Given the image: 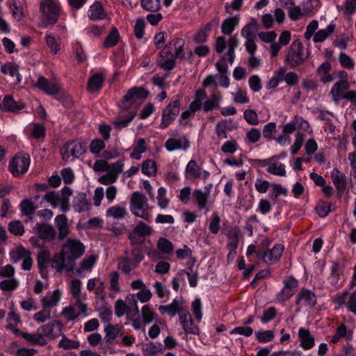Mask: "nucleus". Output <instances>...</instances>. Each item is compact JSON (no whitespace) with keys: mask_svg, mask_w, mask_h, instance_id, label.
Instances as JSON below:
<instances>
[{"mask_svg":"<svg viewBox=\"0 0 356 356\" xmlns=\"http://www.w3.org/2000/svg\"><path fill=\"white\" fill-rule=\"evenodd\" d=\"M85 252L83 244L76 239L68 238L62 245L60 253H56L51 259V267L60 272L64 268L72 271L75 261Z\"/></svg>","mask_w":356,"mask_h":356,"instance_id":"f257e3e1","label":"nucleus"},{"mask_svg":"<svg viewBox=\"0 0 356 356\" xmlns=\"http://www.w3.org/2000/svg\"><path fill=\"white\" fill-rule=\"evenodd\" d=\"M144 259V254L140 248H131V251L126 250L118 263V268L125 275H130L131 271L138 268Z\"/></svg>","mask_w":356,"mask_h":356,"instance_id":"f03ea898","label":"nucleus"},{"mask_svg":"<svg viewBox=\"0 0 356 356\" xmlns=\"http://www.w3.org/2000/svg\"><path fill=\"white\" fill-rule=\"evenodd\" d=\"M149 208L147 197L139 191L132 193L130 197V211L135 216L146 221H151V216L147 212Z\"/></svg>","mask_w":356,"mask_h":356,"instance_id":"7ed1b4c3","label":"nucleus"},{"mask_svg":"<svg viewBox=\"0 0 356 356\" xmlns=\"http://www.w3.org/2000/svg\"><path fill=\"white\" fill-rule=\"evenodd\" d=\"M305 47L301 42L296 40L291 44L285 58V62L291 68L302 65L309 57V52H304Z\"/></svg>","mask_w":356,"mask_h":356,"instance_id":"20e7f679","label":"nucleus"},{"mask_svg":"<svg viewBox=\"0 0 356 356\" xmlns=\"http://www.w3.org/2000/svg\"><path fill=\"white\" fill-rule=\"evenodd\" d=\"M42 23L44 27L54 24L58 19L60 8L51 0H46L41 3Z\"/></svg>","mask_w":356,"mask_h":356,"instance_id":"39448f33","label":"nucleus"},{"mask_svg":"<svg viewBox=\"0 0 356 356\" xmlns=\"http://www.w3.org/2000/svg\"><path fill=\"white\" fill-rule=\"evenodd\" d=\"M149 95V92L142 87H134L129 89L124 96V100L120 107L122 111H127L130 107L139 100L145 99Z\"/></svg>","mask_w":356,"mask_h":356,"instance_id":"423d86ee","label":"nucleus"},{"mask_svg":"<svg viewBox=\"0 0 356 356\" xmlns=\"http://www.w3.org/2000/svg\"><path fill=\"white\" fill-rule=\"evenodd\" d=\"M6 328L10 330L15 336L22 337L31 345L44 346L47 344L46 339L42 337L40 332H38V329L36 333L31 334L21 331L13 323L8 324Z\"/></svg>","mask_w":356,"mask_h":356,"instance_id":"0eeeda50","label":"nucleus"},{"mask_svg":"<svg viewBox=\"0 0 356 356\" xmlns=\"http://www.w3.org/2000/svg\"><path fill=\"white\" fill-rule=\"evenodd\" d=\"M30 162L31 160L29 156L16 155L9 163V171L14 177H19L28 171Z\"/></svg>","mask_w":356,"mask_h":356,"instance_id":"6e6552de","label":"nucleus"},{"mask_svg":"<svg viewBox=\"0 0 356 356\" xmlns=\"http://www.w3.org/2000/svg\"><path fill=\"white\" fill-rule=\"evenodd\" d=\"M180 103L179 100L171 102L163 110L162 119L159 124L160 129L167 128L177 118L179 113Z\"/></svg>","mask_w":356,"mask_h":356,"instance_id":"1a4fd4ad","label":"nucleus"},{"mask_svg":"<svg viewBox=\"0 0 356 356\" xmlns=\"http://www.w3.org/2000/svg\"><path fill=\"white\" fill-rule=\"evenodd\" d=\"M185 178L187 180L195 181L202 178L206 180L209 176V172L202 170L195 160H191L186 165L184 172Z\"/></svg>","mask_w":356,"mask_h":356,"instance_id":"9d476101","label":"nucleus"},{"mask_svg":"<svg viewBox=\"0 0 356 356\" xmlns=\"http://www.w3.org/2000/svg\"><path fill=\"white\" fill-rule=\"evenodd\" d=\"M86 151L85 145L81 142L71 141L67 143L61 149L63 159L68 161L72 156L74 159H78Z\"/></svg>","mask_w":356,"mask_h":356,"instance_id":"9b49d317","label":"nucleus"},{"mask_svg":"<svg viewBox=\"0 0 356 356\" xmlns=\"http://www.w3.org/2000/svg\"><path fill=\"white\" fill-rule=\"evenodd\" d=\"M333 302L339 306H346L348 311L356 314V290L350 295L346 291L336 294Z\"/></svg>","mask_w":356,"mask_h":356,"instance_id":"f8f14e48","label":"nucleus"},{"mask_svg":"<svg viewBox=\"0 0 356 356\" xmlns=\"http://www.w3.org/2000/svg\"><path fill=\"white\" fill-rule=\"evenodd\" d=\"M11 260L14 263L23 259L22 268L25 270H29L33 264V260L31 257V253L22 246L17 248L15 250L10 252Z\"/></svg>","mask_w":356,"mask_h":356,"instance_id":"ddd939ff","label":"nucleus"},{"mask_svg":"<svg viewBox=\"0 0 356 356\" xmlns=\"http://www.w3.org/2000/svg\"><path fill=\"white\" fill-rule=\"evenodd\" d=\"M175 60L176 58L171 51V46L166 45L160 52L157 63L164 70L170 71L175 67Z\"/></svg>","mask_w":356,"mask_h":356,"instance_id":"4468645a","label":"nucleus"},{"mask_svg":"<svg viewBox=\"0 0 356 356\" xmlns=\"http://www.w3.org/2000/svg\"><path fill=\"white\" fill-rule=\"evenodd\" d=\"M63 327V325L60 321L54 320L38 327V332L42 337H47L53 339L61 335Z\"/></svg>","mask_w":356,"mask_h":356,"instance_id":"2eb2a0df","label":"nucleus"},{"mask_svg":"<svg viewBox=\"0 0 356 356\" xmlns=\"http://www.w3.org/2000/svg\"><path fill=\"white\" fill-rule=\"evenodd\" d=\"M298 284V281L292 276L284 280V287L277 295V300L283 302L289 300L294 294Z\"/></svg>","mask_w":356,"mask_h":356,"instance_id":"dca6fc26","label":"nucleus"},{"mask_svg":"<svg viewBox=\"0 0 356 356\" xmlns=\"http://www.w3.org/2000/svg\"><path fill=\"white\" fill-rule=\"evenodd\" d=\"M33 232L38 235L40 239L50 242L54 241L56 238V229L50 224L38 222L33 227Z\"/></svg>","mask_w":356,"mask_h":356,"instance_id":"f3484780","label":"nucleus"},{"mask_svg":"<svg viewBox=\"0 0 356 356\" xmlns=\"http://www.w3.org/2000/svg\"><path fill=\"white\" fill-rule=\"evenodd\" d=\"M284 250V246L282 244H276L274 247L265 252H259L258 259H262L268 264H273L281 257Z\"/></svg>","mask_w":356,"mask_h":356,"instance_id":"a211bd4d","label":"nucleus"},{"mask_svg":"<svg viewBox=\"0 0 356 356\" xmlns=\"http://www.w3.org/2000/svg\"><path fill=\"white\" fill-rule=\"evenodd\" d=\"M179 323L186 334L199 335L200 327L195 324L188 311L183 312L179 316Z\"/></svg>","mask_w":356,"mask_h":356,"instance_id":"6ab92c4d","label":"nucleus"},{"mask_svg":"<svg viewBox=\"0 0 356 356\" xmlns=\"http://www.w3.org/2000/svg\"><path fill=\"white\" fill-rule=\"evenodd\" d=\"M36 86L40 90L51 95H57L61 90L60 86L58 83L56 81H49L43 76L38 78Z\"/></svg>","mask_w":356,"mask_h":356,"instance_id":"aec40b11","label":"nucleus"},{"mask_svg":"<svg viewBox=\"0 0 356 356\" xmlns=\"http://www.w3.org/2000/svg\"><path fill=\"white\" fill-rule=\"evenodd\" d=\"M350 88V83L348 81H338L332 87L330 94L332 96V100L335 104H339L343 96Z\"/></svg>","mask_w":356,"mask_h":356,"instance_id":"412c9836","label":"nucleus"},{"mask_svg":"<svg viewBox=\"0 0 356 356\" xmlns=\"http://www.w3.org/2000/svg\"><path fill=\"white\" fill-rule=\"evenodd\" d=\"M24 107L25 104L24 102L15 101L11 95L4 96L1 104V111L3 112L17 113Z\"/></svg>","mask_w":356,"mask_h":356,"instance_id":"4be33fe9","label":"nucleus"},{"mask_svg":"<svg viewBox=\"0 0 356 356\" xmlns=\"http://www.w3.org/2000/svg\"><path fill=\"white\" fill-rule=\"evenodd\" d=\"M332 181L339 195L344 193L347 186V179L345 175L338 168H334L331 171Z\"/></svg>","mask_w":356,"mask_h":356,"instance_id":"5701e85b","label":"nucleus"},{"mask_svg":"<svg viewBox=\"0 0 356 356\" xmlns=\"http://www.w3.org/2000/svg\"><path fill=\"white\" fill-rule=\"evenodd\" d=\"M303 302V305L308 308H313L316 304V296L314 292L309 289H301L298 294L296 305Z\"/></svg>","mask_w":356,"mask_h":356,"instance_id":"b1692460","label":"nucleus"},{"mask_svg":"<svg viewBox=\"0 0 356 356\" xmlns=\"http://www.w3.org/2000/svg\"><path fill=\"white\" fill-rule=\"evenodd\" d=\"M298 338L300 341V346L304 350H309L315 345L314 337L311 334L309 330L305 328H300L298 330Z\"/></svg>","mask_w":356,"mask_h":356,"instance_id":"393cba45","label":"nucleus"},{"mask_svg":"<svg viewBox=\"0 0 356 356\" xmlns=\"http://www.w3.org/2000/svg\"><path fill=\"white\" fill-rule=\"evenodd\" d=\"M61 298V293L59 290H55L52 293H47L41 298V304L44 308L49 309L56 307Z\"/></svg>","mask_w":356,"mask_h":356,"instance_id":"a878e982","label":"nucleus"},{"mask_svg":"<svg viewBox=\"0 0 356 356\" xmlns=\"http://www.w3.org/2000/svg\"><path fill=\"white\" fill-rule=\"evenodd\" d=\"M218 23V20L214 19L199 29L194 37V42L197 44L205 42L207 40L208 33L211 31L212 26L217 25Z\"/></svg>","mask_w":356,"mask_h":356,"instance_id":"bb28decb","label":"nucleus"},{"mask_svg":"<svg viewBox=\"0 0 356 356\" xmlns=\"http://www.w3.org/2000/svg\"><path fill=\"white\" fill-rule=\"evenodd\" d=\"M106 13L102 4L96 1L88 10V17L92 21L101 20L106 17Z\"/></svg>","mask_w":356,"mask_h":356,"instance_id":"cd10ccee","label":"nucleus"},{"mask_svg":"<svg viewBox=\"0 0 356 356\" xmlns=\"http://www.w3.org/2000/svg\"><path fill=\"white\" fill-rule=\"evenodd\" d=\"M189 140L185 136L183 137V144L181 140L175 139L174 138H168L165 143V147L169 152H172L180 149L186 150L189 147Z\"/></svg>","mask_w":356,"mask_h":356,"instance_id":"c85d7f7f","label":"nucleus"},{"mask_svg":"<svg viewBox=\"0 0 356 356\" xmlns=\"http://www.w3.org/2000/svg\"><path fill=\"white\" fill-rule=\"evenodd\" d=\"M55 224L58 231V238L63 240L70 233L67 216L60 214L55 218Z\"/></svg>","mask_w":356,"mask_h":356,"instance_id":"c756f323","label":"nucleus"},{"mask_svg":"<svg viewBox=\"0 0 356 356\" xmlns=\"http://www.w3.org/2000/svg\"><path fill=\"white\" fill-rule=\"evenodd\" d=\"M1 72L3 74H9L11 77H16V83L22 81V76L19 72V66L15 63L8 62L1 66Z\"/></svg>","mask_w":356,"mask_h":356,"instance_id":"7c9ffc66","label":"nucleus"},{"mask_svg":"<svg viewBox=\"0 0 356 356\" xmlns=\"http://www.w3.org/2000/svg\"><path fill=\"white\" fill-rule=\"evenodd\" d=\"M221 100L222 95L219 92L218 95L215 93L211 94L209 99H208L202 104V108L205 113H207L213 109L219 108Z\"/></svg>","mask_w":356,"mask_h":356,"instance_id":"2f4dec72","label":"nucleus"},{"mask_svg":"<svg viewBox=\"0 0 356 356\" xmlns=\"http://www.w3.org/2000/svg\"><path fill=\"white\" fill-rule=\"evenodd\" d=\"M159 309L161 313L167 312L171 316H175L177 314H179L180 316L181 313L187 312V310L179 306V301L177 298L174 299L170 305H161Z\"/></svg>","mask_w":356,"mask_h":356,"instance_id":"473e14b6","label":"nucleus"},{"mask_svg":"<svg viewBox=\"0 0 356 356\" xmlns=\"http://www.w3.org/2000/svg\"><path fill=\"white\" fill-rule=\"evenodd\" d=\"M239 24V16L235 15L234 17L225 19L221 25V31L225 35H231L234 31L235 28Z\"/></svg>","mask_w":356,"mask_h":356,"instance_id":"72a5a7b5","label":"nucleus"},{"mask_svg":"<svg viewBox=\"0 0 356 356\" xmlns=\"http://www.w3.org/2000/svg\"><path fill=\"white\" fill-rule=\"evenodd\" d=\"M136 113L135 111L129 112L126 117L119 115L115 117L112 121L115 128L118 130H121L127 127L129 124L134 119Z\"/></svg>","mask_w":356,"mask_h":356,"instance_id":"f704fd0d","label":"nucleus"},{"mask_svg":"<svg viewBox=\"0 0 356 356\" xmlns=\"http://www.w3.org/2000/svg\"><path fill=\"white\" fill-rule=\"evenodd\" d=\"M193 197L195 200L199 209H205L207 211L209 210L208 207V200L209 195L203 193V191L200 189H195L193 192Z\"/></svg>","mask_w":356,"mask_h":356,"instance_id":"c9c22d12","label":"nucleus"},{"mask_svg":"<svg viewBox=\"0 0 356 356\" xmlns=\"http://www.w3.org/2000/svg\"><path fill=\"white\" fill-rule=\"evenodd\" d=\"M104 78L102 74H95L90 76L88 81L87 88L90 92H95L102 87Z\"/></svg>","mask_w":356,"mask_h":356,"instance_id":"e433bc0d","label":"nucleus"},{"mask_svg":"<svg viewBox=\"0 0 356 356\" xmlns=\"http://www.w3.org/2000/svg\"><path fill=\"white\" fill-rule=\"evenodd\" d=\"M335 29L336 25L334 23H331L326 27V29L318 31L314 35V42L318 43L323 42L334 31Z\"/></svg>","mask_w":356,"mask_h":356,"instance_id":"4c0bfd02","label":"nucleus"},{"mask_svg":"<svg viewBox=\"0 0 356 356\" xmlns=\"http://www.w3.org/2000/svg\"><path fill=\"white\" fill-rule=\"evenodd\" d=\"M259 26L254 19L248 23L241 31V35L245 39H254L258 32Z\"/></svg>","mask_w":356,"mask_h":356,"instance_id":"58836bf2","label":"nucleus"},{"mask_svg":"<svg viewBox=\"0 0 356 356\" xmlns=\"http://www.w3.org/2000/svg\"><path fill=\"white\" fill-rule=\"evenodd\" d=\"M89 207L87 200L86 194L84 193H79L74 199L73 208L79 213L88 210Z\"/></svg>","mask_w":356,"mask_h":356,"instance_id":"ea45409f","label":"nucleus"},{"mask_svg":"<svg viewBox=\"0 0 356 356\" xmlns=\"http://www.w3.org/2000/svg\"><path fill=\"white\" fill-rule=\"evenodd\" d=\"M19 207L22 213L24 216H27V218L25 220L26 222H27L29 220L31 221V215L33 214L36 210V207L35 206L33 202L31 200L25 199L22 201Z\"/></svg>","mask_w":356,"mask_h":356,"instance_id":"a19ab883","label":"nucleus"},{"mask_svg":"<svg viewBox=\"0 0 356 356\" xmlns=\"http://www.w3.org/2000/svg\"><path fill=\"white\" fill-rule=\"evenodd\" d=\"M228 51L226 54L222 56V59H227L229 63L232 64L235 58V49L238 46V40L235 35L232 37L227 42Z\"/></svg>","mask_w":356,"mask_h":356,"instance_id":"79ce46f5","label":"nucleus"},{"mask_svg":"<svg viewBox=\"0 0 356 356\" xmlns=\"http://www.w3.org/2000/svg\"><path fill=\"white\" fill-rule=\"evenodd\" d=\"M185 42L183 39L179 38H173L171 42L168 44L171 46V51H172V49H175V53H173V56L177 58H179L182 59L184 58V46Z\"/></svg>","mask_w":356,"mask_h":356,"instance_id":"37998d69","label":"nucleus"},{"mask_svg":"<svg viewBox=\"0 0 356 356\" xmlns=\"http://www.w3.org/2000/svg\"><path fill=\"white\" fill-rule=\"evenodd\" d=\"M331 65L326 61L322 63L317 69V74L323 83H328L332 81V76L330 74Z\"/></svg>","mask_w":356,"mask_h":356,"instance_id":"c03bdc74","label":"nucleus"},{"mask_svg":"<svg viewBox=\"0 0 356 356\" xmlns=\"http://www.w3.org/2000/svg\"><path fill=\"white\" fill-rule=\"evenodd\" d=\"M127 214L125 207L115 205L108 208L106 211V216L115 219H122Z\"/></svg>","mask_w":356,"mask_h":356,"instance_id":"a18cd8bd","label":"nucleus"},{"mask_svg":"<svg viewBox=\"0 0 356 356\" xmlns=\"http://www.w3.org/2000/svg\"><path fill=\"white\" fill-rule=\"evenodd\" d=\"M97 257L94 255H91L83 260L80 264V266L76 269V273L78 275H81L84 271H90L92 268L95 264Z\"/></svg>","mask_w":356,"mask_h":356,"instance_id":"49530a36","label":"nucleus"},{"mask_svg":"<svg viewBox=\"0 0 356 356\" xmlns=\"http://www.w3.org/2000/svg\"><path fill=\"white\" fill-rule=\"evenodd\" d=\"M147 150L146 142L144 138H140L137 144L134 146L133 152L131 153L132 159L140 160L141 159V154Z\"/></svg>","mask_w":356,"mask_h":356,"instance_id":"de8ad7c7","label":"nucleus"},{"mask_svg":"<svg viewBox=\"0 0 356 356\" xmlns=\"http://www.w3.org/2000/svg\"><path fill=\"white\" fill-rule=\"evenodd\" d=\"M62 339L58 343V347L65 350L77 349L80 346L79 341H74L67 338L65 334H61Z\"/></svg>","mask_w":356,"mask_h":356,"instance_id":"09e8293b","label":"nucleus"},{"mask_svg":"<svg viewBox=\"0 0 356 356\" xmlns=\"http://www.w3.org/2000/svg\"><path fill=\"white\" fill-rule=\"evenodd\" d=\"M163 350L164 346L162 343L159 342H149L146 344L145 348H143V353L146 355L152 356L162 352Z\"/></svg>","mask_w":356,"mask_h":356,"instance_id":"8fccbe9b","label":"nucleus"},{"mask_svg":"<svg viewBox=\"0 0 356 356\" xmlns=\"http://www.w3.org/2000/svg\"><path fill=\"white\" fill-rule=\"evenodd\" d=\"M50 252L48 250H40L38 254L37 261L40 271L46 269L48 267V264L50 260Z\"/></svg>","mask_w":356,"mask_h":356,"instance_id":"3c124183","label":"nucleus"},{"mask_svg":"<svg viewBox=\"0 0 356 356\" xmlns=\"http://www.w3.org/2000/svg\"><path fill=\"white\" fill-rule=\"evenodd\" d=\"M267 172L277 176H284L286 175L285 165L281 163L272 161L269 168H267Z\"/></svg>","mask_w":356,"mask_h":356,"instance_id":"603ef678","label":"nucleus"},{"mask_svg":"<svg viewBox=\"0 0 356 356\" xmlns=\"http://www.w3.org/2000/svg\"><path fill=\"white\" fill-rule=\"evenodd\" d=\"M141 171L149 177L154 176L156 173V162L152 159L145 161L142 163Z\"/></svg>","mask_w":356,"mask_h":356,"instance_id":"864d4df0","label":"nucleus"},{"mask_svg":"<svg viewBox=\"0 0 356 356\" xmlns=\"http://www.w3.org/2000/svg\"><path fill=\"white\" fill-rule=\"evenodd\" d=\"M132 232L136 234H138L140 237H144L151 235L153 229L150 226L142 221H140Z\"/></svg>","mask_w":356,"mask_h":356,"instance_id":"5fc2aeb1","label":"nucleus"},{"mask_svg":"<svg viewBox=\"0 0 356 356\" xmlns=\"http://www.w3.org/2000/svg\"><path fill=\"white\" fill-rule=\"evenodd\" d=\"M127 307L129 316H136L139 314V309L137 305V300L134 295H129L127 298Z\"/></svg>","mask_w":356,"mask_h":356,"instance_id":"6e6d98bb","label":"nucleus"},{"mask_svg":"<svg viewBox=\"0 0 356 356\" xmlns=\"http://www.w3.org/2000/svg\"><path fill=\"white\" fill-rule=\"evenodd\" d=\"M119 38L120 35L118 31L115 27H113L108 35L106 37L104 42V46L106 48L113 47L118 44Z\"/></svg>","mask_w":356,"mask_h":356,"instance_id":"4d7b16f0","label":"nucleus"},{"mask_svg":"<svg viewBox=\"0 0 356 356\" xmlns=\"http://www.w3.org/2000/svg\"><path fill=\"white\" fill-rule=\"evenodd\" d=\"M140 5L149 12H156L161 8L160 0H140Z\"/></svg>","mask_w":356,"mask_h":356,"instance_id":"13d9d810","label":"nucleus"},{"mask_svg":"<svg viewBox=\"0 0 356 356\" xmlns=\"http://www.w3.org/2000/svg\"><path fill=\"white\" fill-rule=\"evenodd\" d=\"M285 69L281 67L280 68L276 74L277 76L272 77L266 83V88L268 89L274 88L277 87L279 83L283 81V77L285 74Z\"/></svg>","mask_w":356,"mask_h":356,"instance_id":"bf43d9fd","label":"nucleus"},{"mask_svg":"<svg viewBox=\"0 0 356 356\" xmlns=\"http://www.w3.org/2000/svg\"><path fill=\"white\" fill-rule=\"evenodd\" d=\"M157 248L163 254H169L173 250V245L165 238H160L156 244Z\"/></svg>","mask_w":356,"mask_h":356,"instance_id":"052dcab7","label":"nucleus"},{"mask_svg":"<svg viewBox=\"0 0 356 356\" xmlns=\"http://www.w3.org/2000/svg\"><path fill=\"white\" fill-rule=\"evenodd\" d=\"M8 230L14 235L22 236L24 232V227L19 220H13L9 223Z\"/></svg>","mask_w":356,"mask_h":356,"instance_id":"680f3d73","label":"nucleus"},{"mask_svg":"<svg viewBox=\"0 0 356 356\" xmlns=\"http://www.w3.org/2000/svg\"><path fill=\"white\" fill-rule=\"evenodd\" d=\"M46 44L50 49L52 54H56L60 49L59 44L55 38V36L51 33H48L45 36Z\"/></svg>","mask_w":356,"mask_h":356,"instance_id":"e2e57ef3","label":"nucleus"},{"mask_svg":"<svg viewBox=\"0 0 356 356\" xmlns=\"http://www.w3.org/2000/svg\"><path fill=\"white\" fill-rule=\"evenodd\" d=\"M243 118L251 125H257L259 122L257 113L253 109L245 110L243 113Z\"/></svg>","mask_w":356,"mask_h":356,"instance_id":"0e129e2a","label":"nucleus"},{"mask_svg":"<svg viewBox=\"0 0 356 356\" xmlns=\"http://www.w3.org/2000/svg\"><path fill=\"white\" fill-rule=\"evenodd\" d=\"M43 199L50 203L53 208L58 207L61 200L60 194L54 191L47 193Z\"/></svg>","mask_w":356,"mask_h":356,"instance_id":"69168bd1","label":"nucleus"},{"mask_svg":"<svg viewBox=\"0 0 356 356\" xmlns=\"http://www.w3.org/2000/svg\"><path fill=\"white\" fill-rule=\"evenodd\" d=\"M158 206L161 209H165L168 204L170 200L166 197V190L164 187H160L158 189Z\"/></svg>","mask_w":356,"mask_h":356,"instance_id":"338daca9","label":"nucleus"},{"mask_svg":"<svg viewBox=\"0 0 356 356\" xmlns=\"http://www.w3.org/2000/svg\"><path fill=\"white\" fill-rule=\"evenodd\" d=\"M75 307V310L78 316L86 317L88 316V306L86 303H83L81 298L75 299V302L73 305Z\"/></svg>","mask_w":356,"mask_h":356,"instance_id":"774afa93","label":"nucleus"}]
</instances>
